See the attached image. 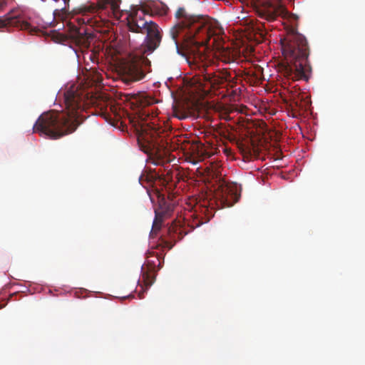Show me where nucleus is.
<instances>
[{
	"label": "nucleus",
	"mask_w": 365,
	"mask_h": 365,
	"mask_svg": "<svg viewBox=\"0 0 365 365\" xmlns=\"http://www.w3.org/2000/svg\"><path fill=\"white\" fill-rule=\"evenodd\" d=\"M175 16L178 22L170 29V34L176 51L179 52V44L182 42L193 53L199 75L212 86H220L224 82H227L231 87L236 85L237 79L232 77L227 68H212L211 60L198 51L200 47L208 46L212 37V46L215 44L217 38L224 32L220 24L206 16L190 14L184 7L178 8Z\"/></svg>",
	"instance_id": "f257e3e1"
},
{
	"label": "nucleus",
	"mask_w": 365,
	"mask_h": 365,
	"mask_svg": "<svg viewBox=\"0 0 365 365\" xmlns=\"http://www.w3.org/2000/svg\"><path fill=\"white\" fill-rule=\"evenodd\" d=\"M88 93L78 86L72 85L64 93L66 111L49 110L42 113L34 125V133L45 135L51 138L57 139L68 135L76 130L78 125L86 117L83 115L86 109V101H89ZM96 106V114L102 116L107 121L111 120L106 101L97 98L90 99Z\"/></svg>",
	"instance_id": "f03ea898"
},
{
	"label": "nucleus",
	"mask_w": 365,
	"mask_h": 365,
	"mask_svg": "<svg viewBox=\"0 0 365 365\" xmlns=\"http://www.w3.org/2000/svg\"><path fill=\"white\" fill-rule=\"evenodd\" d=\"M157 101L153 97L146 93L133 95L132 104L138 108V142L145 153L155 154L159 158H166L172 151L180 148L179 141L172 135L170 126L158 125L154 118L157 113L153 109L147 107L153 105Z\"/></svg>",
	"instance_id": "7ed1b4c3"
},
{
	"label": "nucleus",
	"mask_w": 365,
	"mask_h": 365,
	"mask_svg": "<svg viewBox=\"0 0 365 365\" xmlns=\"http://www.w3.org/2000/svg\"><path fill=\"white\" fill-rule=\"evenodd\" d=\"M280 43L283 60L279 63V71L287 79L307 81L311 66L308 61L309 48L306 38L294 28H291Z\"/></svg>",
	"instance_id": "20e7f679"
},
{
	"label": "nucleus",
	"mask_w": 365,
	"mask_h": 365,
	"mask_svg": "<svg viewBox=\"0 0 365 365\" xmlns=\"http://www.w3.org/2000/svg\"><path fill=\"white\" fill-rule=\"evenodd\" d=\"M150 62L144 57H135L125 63L121 67L122 80L129 84L142 80L146 72L145 66Z\"/></svg>",
	"instance_id": "39448f33"
},
{
	"label": "nucleus",
	"mask_w": 365,
	"mask_h": 365,
	"mask_svg": "<svg viewBox=\"0 0 365 365\" xmlns=\"http://www.w3.org/2000/svg\"><path fill=\"white\" fill-rule=\"evenodd\" d=\"M4 27H16L21 30L28 31L31 34L36 31V28L25 20L19 10H12L4 17H0V29Z\"/></svg>",
	"instance_id": "423d86ee"
},
{
	"label": "nucleus",
	"mask_w": 365,
	"mask_h": 365,
	"mask_svg": "<svg viewBox=\"0 0 365 365\" xmlns=\"http://www.w3.org/2000/svg\"><path fill=\"white\" fill-rule=\"evenodd\" d=\"M256 12L259 17L267 21H273L277 16H284L287 13L286 9L282 4V0H277V4L270 1H264L257 9Z\"/></svg>",
	"instance_id": "0eeeda50"
},
{
	"label": "nucleus",
	"mask_w": 365,
	"mask_h": 365,
	"mask_svg": "<svg viewBox=\"0 0 365 365\" xmlns=\"http://www.w3.org/2000/svg\"><path fill=\"white\" fill-rule=\"evenodd\" d=\"M158 208L155 210V220L153 224V230H159L163 219L171 215L174 210V203L166 199L159 191H157Z\"/></svg>",
	"instance_id": "6e6552de"
},
{
	"label": "nucleus",
	"mask_w": 365,
	"mask_h": 365,
	"mask_svg": "<svg viewBox=\"0 0 365 365\" xmlns=\"http://www.w3.org/2000/svg\"><path fill=\"white\" fill-rule=\"evenodd\" d=\"M138 6L132 7L129 11L127 19V25L130 31L144 34L150 25V21L144 19V16Z\"/></svg>",
	"instance_id": "1a4fd4ad"
},
{
	"label": "nucleus",
	"mask_w": 365,
	"mask_h": 365,
	"mask_svg": "<svg viewBox=\"0 0 365 365\" xmlns=\"http://www.w3.org/2000/svg\"><path fill=\"white\" fill-rule=\"evenodd\" d=\"M143 14L155 16H165L168 11V6L159 0H143L137 5Z\"/></svg>",
	"instance_id": "9d476101"
},
{
	"label": "nucleus",
	"mask_w": 365,
	"mask_h": 365,
	"mask_svg": "<svg viewBox=\"0 0 365 365\" xmlns=\"http://www.w3.org/2000/svg\"><path fill=\"white\" fill-rule=\"evenodd\" d=\"M184 154L192 159L193 163L201 161L207 155L204 145L198 142L187 143L180 146Z\"/></svg>",
	"instance_id": "9b49d317"
},
{
	"label": "nucleus",
	"mask_w": 365,
	"mask_h": 365,
	"mask_svg": "<svg viewBox=\"0 0 365 365\" xmlns=\"http://www.w3.org/2000/svg\"><path fill=\"white\" fill-rule=\"evenodd\" d=\"M76 23L70 22V37L73 38L76 43L87 46L89 43V40L92 38V35L88 32L85 26H78L75 24Z\"/></svg>",
	"instance_id": "f8f14e48"
},
{
	"label": "nucleus",
	"mask_w": 365,
	"mask_h": 365,
	"mask_svg": "<svg viewBox=\"0 0 365 365\" xmlns=\"http://www.w3.org/2000/svg\"><path fill=\"white\" fill-rule=\"evenodd\" d=\"M185 233L183 232V230L179 222L175 221L168 228V235L170 240V242L173 243L170 247L173 246L177 241L181 240Z\"/></svg>",
	"instance_id": "ddd939ff"
},
{
	"label": "nucleus",
	"mask_w": 365,
	"mask_h": 365,
	"mask_svg": "<svg viewBox=\"0 0 365 365\" xmlns=\"http://www.w3.org/2000/svg\"><path fill=\"white\" fill-rule=\"evenodd\" d=\"M145 33L147 36L145 38H162L158 25L153 21H150V25L145 30Z\"/></svg>",
	"instance_id": "4468645a"
},
{
	"label": "nucleus",
	"mask_w": 365,
	"mask_h": 365,
	"mask_svg": "<svg viewBox=\"0 0 365 365\" xmlns=\"http://www.w3.org/2000/svg\"><path fill=\"white\" fill-rule=\"evenodd\" d=\"M162 38H145L144 53L153 52L160 44Z\"/></svg>",
	"instance_id": "2eb2a0df"
},
{
	"label": "nucleus",
	"mask_w": 365,
	"mask_h": 365,
	"mask_svg": "<svg viewBox=\"0 0 365 365\" xmlns=\"http://www.w3.org/2000/svg\"><path fill=\"white\" fill-rule=\"evenodd\" d=\"M86 76L88 79L95 83H100L103 81L102 74L96 68L91 67L87 71Z\"/></svg>",
	"instance_id": "dca6fc26"
},
{
	"label": "nucleus",
	"mask_w": 365,
	"mask_h": 365,
	"mask_svg": "<svg viewBox=\"0 0 365 365\" xmlns=\"http://www.w3.org/2000/svg\"><path fill=\"white\" fill-rule=\"evenodd\" d=\"M155 279V276L154 273H151L150 271L143 272L142 281L147 289L154 283Z\"/></svg>",
	"instance_id": "f3484780"
},
{
	"label": "nucleus",
	"mask_w": 365,
	"mask_h": 365,
	"mask_svg": "<svg viewBox=\"0 0 365 365\" xmlns=\"http://www.w3.org/2000/svg\"><path fill=\"white\" fill-rule=\"evenodd\" d=\"M220 61L226 64L233 63L235 60V56L229 50H223L220 53Z\"/></svg>",
	"instance_id": "a211bd4d"
},
{
	"label": "nucleus",
	"mask_w": 365,
	"mask_h": 365,
	"mask_svg": "<svg viewBox=\"0 0 365 365\" xmlns=\"http://www.w3.org/2000/svg\"><path fill=\"white\" fill-rule=\"evenodd\" d=\"M98 56H99V53L98 52L92 50V51L88 52L86 54V56L84 58H88L92 63H93L97 65L98 63V61H99Z\"/></svg>",
	"instance_id": "6ab92c4d"
},
{
	"label": "nucleus",
	"mask_w": 365,
	"mask_h": 365,
	"mask_svg": "<svg viewBox=\"0 0 365 365\" xmlns=\"http://www.w3.org/2000/svg\"><path fill=\"white\" fill-rule=\"evenodd\" d=\"M155 179V177L153 175L143 174V175H141L140 177L139 178V181H140V184L143 185V181L144 180H146L148 182L150 183V182H153Z\"/></svg>",
	"instance_id": "aec40b11"
},
{
	"label": "nucleus",
	"mask_w": 365,
	"mask_h": 365,
	"mask_svg": "<svg viewBox=\"0 0 365 365\" xmlns=\"http://www.w3.org/2000/svg\"><path fill=\"white\" fill-rule=\"evenodd\" d=\"M90 21L89 18H81L77 17L76 19H73V21L77 24L78 26H84V25L88 23Z\"/></svg>",
	"instance_id": "412c9836"
},
{
	"label": "nucleus",
	"mask_w": 365,
	"mask_h": 365,
	"mask_svg": "<svg viewBox=\"0 0 365 365\" xmlns=\"http://www.w3.org/2000/svg\"><path fill=\"white\" fill-rule=\"evenodd\" d=\"M110 7L113 11H115L118 9V4L115 2H110Z\"/></svg>",
	"instance_id": "4be33fe9"
},
{
	"label": "nucleus",
	"mask_w": 365,
	"mask_h": 365,
	"mask_svg": "<svg viewBox=\"0 0 365 365\" xmlns=\"http://www.w3.org/2000/svg\"><path fill=\"white\" fill-rule=\"evenodd\" d=\"M227 134H229L228 130L225 129V128L223 130L220 131V134L225 137H227Z\"/></svg>",
	"instance_id": "5701e85b"
},
{
	"label": "nucleus",
	"mask_w": 365,
	"mask_h": 365,
	"mask_svg": "<svg viewBox=\"0 0 365 365\" xmlns=\"http://www.w3.org/2000/svg\"><path fill=\"white\" fill-rule=\"evenodd\" d=\"M175 117H177V118H179V119H181V118H182L180 116L178 115L177 114H175Z\"/></svg>",
	"instance_id": "b1692460"
},
{
	"label": "nucleus",
	"mask_w": 365,
	"mask_h": 365,
	"mask_svg": "<svg viewBox=\"0 0 365 365\" xmlns=\"http://www.w3.org/2000/svg\"><path fill=\"white\" fill-rule=\"evenodd\" d=\"M201 223H202V222H199L196 223V225H196V226H199Z\"/></svg>",
	"instance_id": "393cba45"
},
{
	"label": "nucleus",
	"mask_w": 365,
	"mask_h": 365,
	"mask_svg": "<svg viewBox=\"0 0 365 365\" xmlns=\"http://www.w3.org/2000/svg\"><path fill=\"white\" fill-rule=\"evenodd\" d=\"M55 1H58V0H54ZM67 0H63V1L66 3Z\"/></svg>",
	"instance_id": "a878e982"
}]
</instances>
